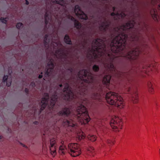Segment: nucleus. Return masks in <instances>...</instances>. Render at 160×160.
I'll return each instance as SVG.
<instances>
[{"mask_svg": "<svg viewBox=\"0 0 160 160\" xmlns=\"http://www.w3.org/2000/svg\"><path fill=\"white\" fill-rule=\"evenodd\" d=\"M135 23L134 20L130 21L121 26L118 30H122L123 32L116 36L107 48L103 40L98 38L95 39L89 52L90 54L87 55L88 58L91 61L94 59L101 61L105 68L112 72L115 77L126 79L129 84H131L133 80L132 72L134 69L125 73L116 70L113 64L115 57L112 52L118 53L125 48L128 38H130L132 43L134 41L139 42L140 35L138 30L132 28Z\"/></svg>", "mask_w": 160, "mask_h": 160, "instance_id": "nucleus-1", "label": "nucleus"}, {"mask_svg": "<svg viewBox=\"0 0 160 160\" xmlns=\"http://www.w3.org/2000/svg\"><path fill=\"white\" fill-rule=\"evenodd\" d=\"M78 76L81 80L79 83L78 81L75 82L74 79L72 81L70 79V83L69 82L65 84L62 96L63 99L70 100L78 98L79 95H83L87 93L88 84L93 81L92 74L88 70L83 69L79 71Z\"/></svg>", "mask_w": 160, "mask_h": 160, "instance_id": "nucleus-2", "label": "nucleus"}, {"mask_svg": "<svg viewBox=\"0 0 160 160\" xmlns=\"http://www.w3.org/2000/svg\"><path fill=\"white\" fill-rule=\"evenodd\" d=\"M49 36L47 34L45 35L44 39V44L46 48V52L47 53L48 52H50L52 50H54L56 49L58 50L55 51V55L59 58L64 59V60L68 58V52H64V48L62 47V45L61 43L58 40L56 42L52 41V39H48V38Z\"/></svg>", "mask_w": 160, "mask_h": 160, "instance_id": "nucleus-3", "label": "nucleus"}, {"mask_svg": "<svg viewBox=\"0 0 160 160\" xmlns=\"http://www.w3.org/2000/svg\"><path fill=\"white\" fill-rule=\"evenodd\" d=\"M52 2L53 4H58L60 6L58 7H57V8H55L56 11H59L61 8H62L64 9L65 11V8H66V3L63 0H52ZM46 13L45 15V27H46V26L48 23L50 19H51V18L52 15H53L54 16L55 18L57 21L58 22V28L60 27L62 21V17H58V15H53V14H52L51 9H52L53 7L56 8V5L54 4L53 5H51L50 6V9L48 8V5L47 4V2H46Z\"/></svg>", "mask_w": 160, "mask_h": 160, "instance_id": "nucleus-4", "label": "nucleus"}, {"mask_svg": "<svg viewBox=\"0 0 160 160\" xmlns=\"http://www.w3.org/2000/svg\"><path fill=\"white\" fill-rule=\"evenodd\" d=\"M105 98L108 103L114 105L120 108H123L124 105L122 98L117 93L109 92L106 94Z\"/></svg>", "mask_w": 160, "mask_h": 160, "instance_id": "nucleus-5", "label": "nucleus"}, {"mask_svg": "<svg viewBox=\"0 0 160 160\" xmlns=\"http://www.w3.org/2000/svg\"><path fill=\"white\" fill-rule=\"evenodd\" d=\"M76 113L78 119L82 124H86L90 121V118L88 115V112L83 105H81L77 107Z\"/></svg>", "mask_w": 160, "mask_h": 160, "instance_id": "nucleus-6", "label": "nucleus"}, {"mask_svg": "<svg viewBox=\"0 0 160 160\" xmlns=\"http://www.w3.org/2000/svg\"><path fill=\"white\" fill-rule=\"evenodd\" d=\"M68 148L69 153L72 157L78 156L81 153L80 145L78 143H69Z\"/></svg>", "mask_w": 160, "mask_h": 160, "instance_id": "nucleus-7", "label": "nucleus"}, {"mask_svg": "<svg viewBox=\"0 0 160 160\" xmlns=\"http://www.w3.org/2000/svg\"><path fill=\"white\" fill-rule=\"evenodd\" d=\"M110 125L114 131H119L122 128V120L118 117L114 116L111 120Z\"/></svg>", "mask_w": 160, "mask_h": 160, "instance_id": "nucleus-8", "label": "nucleus"}, {"mask_svg": "<svg viewBox=\"0 0 160 160\" xmlns=\"http://www.w3.org/2000/svg\"><path fill=\"white\" fill-rule=\"evenodd\" d=\"M141 52L143 54H146L142 48H140L138 46L134 49L128 52L126 57L130 60L136 59L138 58L139 54Z\"/></svg>", "mask_w": 160, "mask_h": 160, "instance_id": "nucleus-9", "label": "nucleus"}, {"mask_svg": "<svg viewBox=\"0 0 160 160\" xmlns=\"http://www.w3.org/2000/svg\"><path fill=\"white\" fill-rule=\"evenodd\" d=\"M156 69L155 66L153 65V63L147 66H144L142 68L140 69L139 68H137L135 71L134 72V73H138L140 72H143L144 73L148 74V71L149 72L150 70L151 71H153Z\"/></svg>", "mask_w": 160, "mask_h": 160, "instance_id": "nucleus-10", "label": "nucleus"}, {"mask_svg": "<svg viewBox=\"0 0 160 160\" xmlns=\"http://www.w3.org/2000/svg\"><path fill=\"white\" fill-rule=\"evenodd\" d=\"M74 11L78 18L84 20H87L88 19L87 15L81 10L78 5H76L75 6Z\"/></svg>", "mask_w": 160, "mask_h": 160, "instance_id": "nucleus-11", "label": "nucleus"}, {"mask_svg": "<svg viewBox=\"0 0 160 160\" xmlns=\"http://www.w3.org/2000/svg\"><path fill=\"white\" fill-rule=\"evenodd\" d=\"M54 61L52 59H50L48 63L47 70L45 72V77H48L51 75L54 68Z\"/></svg>", "mask_w": 160, "mask_h": 160, "instance_id": "nucleus-12", "label": "nucleus"}, {"mask_svg": "<svg viewBox=\"0 0 160 160\" xmlns=\"http://www.w3.org/2000/svg\"><path fill=\"white\" fill-rule=\"evenodd\" d=\"M49 98L48 94L47 93H44V97L42 98V100L41 101L42 104L40 109L41 112L42 111L44 110L47 106Z\"/></svg>", "mask_w": 160, "mask_h": 160, "instance_id": "nucleus-13", "label": "nucleus"}, {"mask_svg": "<svg viewBox=\"0 0 160 160\" xmlns=\"http://www.w3.org/2000/svg\"><path fill=\"white\" fill-rule=\"evenodd\" d=\"M111 22L109 20H107L106 18H104V21L101 23L99 27L100 30L105 31L108 28Z\"/></svg>", "mask_w": 160, "mask_h": 160, "instance_id": "nucleus-14", "label": "nucleus"}, {"mask_svg": "<svg viewBox=\"0 0 160 160\" xmlns=\"http://www.w3.org/2000/svg\"><path fill=\"white\" fill-rule=\"evenodd\" d=\"M131 97L132 100L134 103H137L138 101V93L137 90L135 88L133 90H132L131 92Z\"/></svg>", "mask_w": 160, "mask_h": 160, "instance_id": "nucleus-15", "label": "nucleus"}, {"mask_svg": "<svg viewBox=\"0 0 160 160\" xmlns=\"http://www.w3.org/2000/svg\"><path fill=\"white\" fill-rule=\"evenodd\" d=\"M71 113L70 109L69 108H64L60 111L58 114L59 116L68 117Z\"/></svg>", "mask_w": 160, "mask_h": 160, "instance_id": "nucleus-16", "label": "nucleus"}, {"mask_svg": "<svg viewBox=\"0 0 160 160\" xmlns=\"http://www.w3.org/2000/svg\"><path fill=\"white\" fill-rule=\"evenodd\" d=\"M67 17L68 18L74 21V26L75 28L78 29H80L81 28V23L78 21L76 20L73 17L70 15H67Z\"/></svg>", "mask_w": 160, "mask_h": 160, "instance_id": "nucleus-17", "label": "nucleus"}, {"mask_svg": "<svg viewBox=\"0 0 160 160\" xmlns=\"http://www.w3.org/2000/svg\"><path fill=\"white\" fill-rule=\"evenodd\" d=\"M56 93H55L54 95H53L51 97V100L50 102V106L52 108L55 104V103L57 101L58 96L56 94Z\"/></svg>", "mask_w": 160, "mask_h": 160, "instance_id": "nucleus-18", "label": "nucleus"}, {"mask_svg": "<svg viewBox=\"0 0 160 160\" xmlns=\"http://www.w3.org/2000/svg\"><path fill=\"white\" fill-rule=\"evenodd\" d=\"M148 86L149 92L152 93L154 91L155 84L152 81H150L148 82Z\"/></svg>", "mask_w": 160, "mask_h": 160, "instance_id": "nucleus-19", "label": "nucleus"}, {"mask_svg": "<svg viewBox=\"0 0 160 160\" xmlns=\"http://www.w3.org/2000/svg\"><path fill=\"white\" fill-rule=\"evenodd\" d=\"M3 82L4 83L6 82V85L8 87H9L11 85L12 80L10 78H8V76H4L3 78Z\"/></svg>", "mask_w": 160, "mask_h": 160, "instance_id": "nucleus-20", "label": "nucleus"}, {"mask_svg": "<svg viewBox=\"0 0 160 160\" xmlns=\"http://www.w3.org/2000/svg\"><path fill=\"white\" fill-rule=\"evenodd\" d=\"M67 148L64 145H61L59 148L58 152L59 153L63 155L67 152Z\"/></svg>", "mask_w": 160, "mask_h": 160, "instance_id": "nucleus-21", "label": "nucleus"}, {"mask_svg": "<svg viewBox=\"0 0 160 160\" xmlns=\"http://www.w3.org/2000/svg\"><path fill=\"white\" fill-rule=\"evenodd\" d=\"M111 76L110 75H106L103 78L102 82L105 84L108 85L110 83Z\"/></svg>", "mask_w": 160, "mask_h": 160, "instance_id": "nucleus-22", "label": "nucleus"}, {"mask_svg": "<svg viewBox=\"0 0 160 160\" xmlns=\"http://www.w3.org/2000/svg\"><path fill=\"white\" fill-rule=\"evenodd\" d=\"M49 148L51 154L53 156L56 155V146H50Z\"/></svg>", "mask_w": 160, "mask_h": 160, "instance_id": "nucleus-23", "label": "nucleus"}, {"mask_svg": "<svg viewBox=\"0 0 160 160\" xmlns=\"http://www.w3.org/2000/svg\"><path fill=\"white\" fill-rule=\"evenodd\" d=\"M64 41L66 43L68 44L71 45L72 44L71 39L68 35L66 34L65 35L64 38Z\"/></svg>", "mask_w": 160, "mask_h": 160, "instance_id": "nucleus-24", "label": "nucleus"}, {"mask_svg": "<svg viewBox=\"0 0 160 160\" xmlns=\"http://www.w3.org/2000/svg\"><path fill=\"white\" fill-rule=\"evenodd\" d=\"M88 138L92 142H93L96 140L97 137H96L94 135H89L88 136Z\"/></svg>", "mask_w": 160, "mask_h": 160, "instance_id": "nucleus-25", "label": "nucleus"}, {"mask_svg": "<svg viewBox=\"0 0 160 160\" xmlns=\"http://www.w3.org/2000/svg\"><path fill=\"white\" fill-rule=\"evenodd\" d=\"M94 72H98L99 70V68L98 65H94L93 66L92 68Z\"/></svg>", "mask_w": 160, "mask_h": 160, "instance_id": "nucleus-26", "label": "nucleus"}, {"mask_svg": "<svg viewBox=\"0 0 160 160\" xmlns=\"http://www.w3.org/2000/svg\"><path fill=\"white\" fill-rule=\"evenodd\" d=\"M56 141L54 138L51 139L50 140V146H56L55 145Z\"/></svg>", "mask_w": 160, "mask_h": 160, "instance_id": "nucleus-27", "label": "nucleus"}, {"mask_svg": "<svg viewBox=\"0 0 160 160\" xmlns=\"http://www.w3.org/2000/svg\"><path fill=\"white\" fill-rule=\"evenodd\" d=\"M150 13L151 16L154 15V14H157V10L156 9L153 8L151 10Z\"/></svg>", "mask_w": 160, "mask_h": 160, "instance_id": "nucleus-28", "label": "nucleus"}, {"mask_svg": "<svg viewBox=\"0 0 160 160\" xmlns=\"http://www.w3.org/2000/svg\"><path fill=\"white\" fill-rule=\"evenodd\" d=\"M152 17L155 21H158L157 14H154L152 16Z\"/></svg>", "mask_w": 160, "mask_h": 160, "instance_id": "nucleus-29", "label": "nucleus"}, {"mask_svg": "<svg viewBox=\"0 0 160 160\" xmlns=\"http://www.w3.org/2000/svg\"><path fill=\"white\" fill-rule=\"evenodd\" d=\"M23 26V24L22 23H18L16 25L17 28L18 29H19L21 27Z\"/></svg>", "mask_w": 160, "mask_h": 160, "instance_id": "nucleus-30", "label": "nucleus"}, {"mask_svg": "<svg viewBox=\"0 0 160 160\" xmlns=\"http://www.w3.org/2000/svg\"><path fill=\"white\" fill-rule=\"evenodd\" d=\"M6 18H4L1 17L0 18V20L2 22L6 24L7 22V21L6 20Z\"/></svg>", "mask_w": 160, "mask_h": 160, "instance_id": "nucleus-31", "label": "nucleus"}, {"mask_svg": "<svg viewBox=\"0 0 160 160\" xmlns=\"http://www.w3.org/2000/svg\"><path fill=\"white\" fill-rule=\"evenodd\" d=\"M118 16H121L122 18H123L126 16V15L124 12H122L120 14L119 13V14L118 15Z\"/></svg>", "mask_w": 160, "mask_h": 160, "instance_id": "nucleus-32", "label": "nucleus"}, {"mask_svg": "<svg viewBox=\"0 0 160 160\" xmlns=\"http://www.w3.org/2000/svg\"><path fill=\"white\" fill-rule=\"evenodd\" d=\"M107 142L108 143L111 144H114V142L110 139H108Z\"/></svg>", "mask_w": 160, "mask_h": 160, "instance_id": "nucleus-33", "label": "nucleus"}, {"mask_svg": "<svg viewBox=\"0 0 160 160\" xmlns=\"http://www.w3.org/2000/svg\"><path fill=\"white\" fill-rule=\"evenodd\" d=\"M119 14V13L118 12H117L116 13H115L114 12H112L111 13V15L112 16H114L115 15L118 16V15Z\"/></svg>", "mask_w": 160, "mask_h": 160, "instance_id": "nucleus-34", "label": "nucleus"}, {"mask_svg": "<svg viewBox=\"0 0 160 160\" xmlns=\"http://www.w3.org/2000/svg\"><path fill=\"white\" fill-rule=\"evenodd\" d=\"M30 86H32V87H34L35 86V84L34 82H32L31 83Z\"/></svg>", "mask_w": 160, "mask_h": 160, "instance_id": "nucleus-35", "label": "nucleus"}, {"mask_svg": "<svg viewBox=\"0 0 160 160\" xmlns=\"http://www.w3.org/2000/svg\"><path fill=\"white\" fill-rule=\"evenodd\" d=\"M126 90V91L127 92H129L130 91V90H131V88H130V87H128V88H125Z\"/></svg>", "mask_w": 160, "mask_h": 160, "instance_id": "nucleus-36", "label": "nucleus"}, {"mask_svg": "<svg viewBox=\"0 0 160 160\" xmlns=\"http://www.w3.org/2000/svg\"><path fill=\"white\" fill-rule=\"evenodd\" d=\"M67 123H68V125L70 126H72V127H73V126H74V124H72V125H70V122L69 121L67 120Z\"/></svg>", "mask_w": 160, "mask_h": 160, "instance_id": "nucleus-37", "label": "nucleus"}, {"mask_svg": "<svg viewBox=\"0 0 160 160\" xmlns=\"http://www.w3.org/2000/svg\"><path fill=\"white\" fill-rule=\"evenodd\" d=\"M25 92H26V93H27V94L28 93V92H29V90L28 88H25Z\"/></svg>", "mask_w": 160, "mask_h": 160, "instance_id": "nucleus-38", "label": "nucleus"}, {"mask_svg": "<svg viewBox=\"0 0 160 160\" xmlns=\"http://www.w3.org/2000/svg\"><path fill=\"white\" fill-rule=\"evenodd\" d=\"M42 77V75H39L38 76V78H41Z\"/></svg>", "mask_w": 160, "mask_h": 160, "instance_id": "nucleus-39", "label": "nucleus"}, {"mask_svg": "<svg viewBox=\"0 0 160 160\" xmlns=\"http://www.w3.org/2000/svg\"><path fill=\"white\" fill-rule=\"evenodd\" d=\"M158 10H160V4H159L158 5Z\"/></svg>", "mask_w": 160, "mask_h": 160, "instance_id": "nucleus-40", "label": "nucleus"}, {"mask_svg": "<svg viewBox=\"0 0 160 160\" xmlns=\"http://www.w3.org/2000/svg\"><path fill=\"white\" fill-rule=\"evenodd\" d=\"M115 8H115V7H112L113 11V12H114L115 11Z\"/></svg>", "mask_w": 160, "mask_h": 160, "instance_id": "nucleus-41", "label": "nucleus"}, {"mask_svg": "<svg viewBox=\"0 0 160 160\" xmlns=\"http://www.w3.org/2000/svg\"><path fill=\"white\" fill-rule=\"evenodd\" d=\"M26 0V4L27 5H28V4H29V2H28L27 0Z\"/></svg>", "mask_w": 160, "mask_h": 160, "instance_id": "nucleus-42", "label": "nucleus"}, {"mask_svg": "<svg viewBox=\"0 0 160 160\" xmlns=\"http://www.w3.org/2000/svg\"><path fill=\"white\" fill-rule=\"evenodd\" d=\"M0 141H3V140H2V136H0Z\"/></svg>", "mask_w": 160, "mask_h": 160, "instance_id": "nucleus-43", "label": "nucleus"}, {"mask_svg": "<svg viewBox=\"0 0 160 160\" xmlns=\"http://www.w3.org/2000/svg\"><path fill=\"white\" fill-rule=\"evenodd\" d=\"M90 149H91V150H92V151H94V148L93 147L90 148Z\"/></svg>", "mask_w": 160, "mask_h": 160, "instance_id": "nucleus-44", "label": "nucleus"}, {"mask_svg": "<svg viewBox=\"0 0 160 160\" xmlns=\"http://www.w3.org/2000/svg\"><path fill=\"white\" fill-rule=\"evenodd\" d=\"M55 36H56V38H57V39H56V40H58L59 39V38H58V35H57V34H56V35H55Z\"/></svg>", "mask_w": 160, "mask_h": 160, "instance_id": "nucleus-45", "label": "nucleus"}, {"mask_svg": "<svg viewBox=\"0 0 160 160\" xmlns=\"http://www.w3.org/2000/svg\"><path fill=\"white\" fill-rule=\"evenodd\" d=\"M34 123L35 124H37L38 123V122H37V121H35Z\"/></svg>", "mask_w": 160, "mask_h": 160, "instance_id": "nucleus-46", "label": "nucleus"}, {"mask_svg": "<svg viewBox=\"0 0 160 160\" xmlns=\"http://www.w3.org/2000/svg\"><path fill=\"white\" fill-rule=\"evenodd\" d=\"M85 137L84 136H82V137H81L82 139H84V138Z\"/></svg>", "mask_w": 160, "mask_h": 160, "instance_id": "nucleus-47", "label": "nucleus"}, {"mask_svg": "<svg viewBox=\"0 0 160 160\" xmlns=\"http://www.w3.org/2000/svg\"><path fill=\"white\" fill-rule=\"evenodd\" d=\"M59 87H62V84H60V85H59Z\"/></svg>", "mask_w": 160, "mask_h": 160, "instance_id": "nucleus-48", "label": "nucleus"}, {"mask_svg": "<svg viewBox=\"0 0 160 160\" xmlns=\"http://www.w3.org/2000/svg\"><path fill=\"white\" fill-rule=\"evenodd\" d=\"M61 142L62 144V143H64V142H63V141H62Z\"/></svg>", "mask_w": 160, "mask_h": 160, "instance_id": "nucleus-49", "label": "nucleus"}, {"mask_svg": "<svg viewBox=\"0 0 160 160\" xmlns=\"http://www.w3.org/2000/svg\"><path fill=\"white\" fill-rule=\"evenodd\" d=\"M102 1H107L108 0H102Z\"/></svg>", "mask_w": 160, "mask_h": 160, "instance_id": "nucleus-50", "label": "nucleus"}, {"mask_svg": "<svg viewBox=\"0 0 160 160\" xmlns=\"http://www.w3.org/2000/svg\"><path fill=\"white\" fill-rule=\"evenodd\" d=\"M35 110H34V112H33V113H35Z\"/></svg>", "mask_w": 160, "mask_h": 160, "instance_id": "nucleus-51", "label": "nucleus"}, {"mask_svg": "<svg viewBox=\"0 0 160 160\" xmlns=\"http://www.w3.org/2000/svg\"><path fill=\"white\" fill-rule=\"evenodd\" d=\"M20 104V105H21L22 106V104Z\"/></svg>", "mask_w": 160, "mask_h": 160, "instance_id": "nucleus-52", "label": "nucleus"}, {"mask_svg": "<svg viewBox=\"0 0 160 160\" xmlns=\"http://www.w3.org/2000/svg\"><path fill=\"white\" fill-rule=\"evenodd\" d=\"M89 151H91V150H89Z\"/></svg>", "mask_w": 160, "mask_h": 160, "instance_id": "nucleus-53", "label": "nucleus"}, {"mask_svg": "<svg viewBox=\"0 0 160 160\" xmlns=\"http://www.w3.org/2000/svg\"><path fill=\"white\" fill-rule=\"evenodd\" d=\"M125 160H128L127 159H125Z\"/></svg>", "mask_w": 160, "mask_h": 160, "instance_id": "nucleus-54", "label": "nucleus"}]
</instances>
